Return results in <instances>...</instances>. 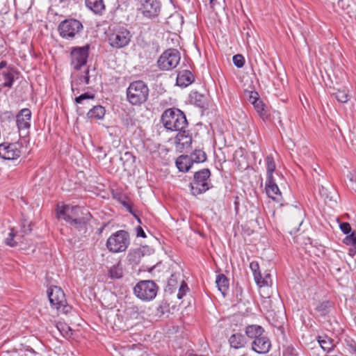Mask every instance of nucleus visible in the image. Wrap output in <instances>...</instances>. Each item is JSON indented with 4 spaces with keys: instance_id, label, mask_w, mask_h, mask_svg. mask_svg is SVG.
Segmentation results:
<instances>
[{
    "instance_id": "nucleus-1",
    "label": "nucleus",
    "mask_w": 356,
    "mask_h": 356,
    "mask_svg": "<svg viewBox=\"0 0 356 356\" xmlns=\"http://www.w3.org/2000/svg\"><path fill=\"white\" fill-rule=\"evenodd\" d=\"M161 120L163 127L170 131L181 130L188 127V121L184 113L176 108L166 109L162 113Z\"/></svg>"
},
{
    "instance_id": "nucleus-2",
    "label": "nucleus",
    "mask_w": 356,
    "mask_h": 356,
    "mask_svg": "<svg viewBox=\"0 0 356 356\" xmlns=\"http://www.w3.org/2000/svg\"><path fill=\"white\" fill-rule=\"evenodd\" d=\"M149 92V88L145 82L135 81L127 89V99L131 105H141L147 100Z\"/></svg>"
},
{
    "instance_id": "nucleus-3",
    "label": "nucleus",
    "mask_w": 356,
    "mask_h": 356,
    "mask_svg": "<svg viewBox=\"0 0 356 356\" xmlns=\"http://www.w3.org/2000/svg\"><path fill=\"white\" fill-rule=\"evenodd\" d=\"M211 171L208 168H204L195 172L193 180L190 183L191 193L197 196L205 193L211 188L209 177Z\"/></svg>"
},
{
    "instance_id": "nucleus-4",
    "label": "nucleus",
    "mask_w": 356,
    "mask_h": 356,
    "mask_svg": "<svg viewBox=\"0 0 356 356\" xmlns=\"http://www.w3.org/2000/svg\"><path fill=\"white\" fill-rule=\"evenodd\" d=\"M130 244L129 233L119 230L110 236L106 241L108 250L113 253L124 252Z\"/></svg>"
},
{
    "instance_id": "nucleus-5",
    "label": "nucleus",
    "mask_w": 356,
    "mask_h": 356,
    "mask_svg": "<svg viewBox=\"0 0 356 356\" xmlns=\"http://www.w3.org/2000/svg\"><path fill=\"white\" fill-rule=\"evenodd\" d=\"M111 31L108 41L112 47L120 49L129 44L131 34L127 28L122 26H116L111 29Z\"/></svg>"
},
{
    "instance_id": "nucleus-6",
    "label": "nucleus",
    "mask_w": 356,
    "mask_h": 356,
    "mask_svg": "<svg viewBox=\"0 0 356 356\" xmlns=\"http://www.w3.org/2000/svg\"><path fill=\"white\" fill-rule=\"evenodd\" d=\"M82 23L76 19H67L62 21L58 27L60 35L66 40H72L83 31Z\"/></svg>"
},
{
    "instance_id": "nucleus-7",
    "label": "nucleus",
    "mask_w": 356,
    "mask_h": 356,
    "mask_svg": "<svg viewBox=\"0 0 356 356\" xmlns=\"http://www.w3.org/2000/svg\"><path fill=\"white\" fill-rule=\"evenodd\" d=\"M47 294L50 304L58 311L63 314H67L71 310L61 288L56 286H51L47 291Z\"/></svg>"
},
{
    "instance_id": "nucleus-8",
    "label": "nucleus",
    "mask_w": 356,
    "mask_h": 356,
    "mask_svg": "<svg viewBox=\"0 0 356 356\" xmlns=\"http://www.w3.org/2000/svg\"><path fill=\"white\" fill-rule=\"evenodd\" d=\"M159 287L152 280H142L134 288V294L140 300L149 301L153 300L158 292Z\"/></svg>"
},
{
    "instance_id": "nucleus-9",
    "label": "nucleus",
    "mask_w": 356,
    "mask_h": 356,
    "mask_svg": "<svg viewBox=\"0 0 356 356\" xmlns=\"http://www.w3.org/2000/svg\"><path fill=\"white\" fill-rule=\"evenodd\" d=\"M90 45L86 44L83 47H73L70 51V64L76 70H80L87 63Z\"/></svg>"
},
{
    "instance_id": "nucleus-10",
    "label": "nucleus",
    "mask_w": 356,
    "mask_h": 356,
    "mask_svg": "<svg viewBox=\"0 0 356 356\" xmlns=\"http://www.w3.org/2000/svg\"><path fill=\"white\" fill-rule=\"evenodd\" d=\"M179 61V52L175 49H169L160 56L157 65L161 70H170L175 68Z\"/></svg>"
},
{
    "instance_id": "nucleus-11",
    "label": "nucleus",
    "mask_w": 356,
    "mask_h": 356,
    "mask_svg": "<svg viewBox=\"0 0 356 356\" xmlns=\"http://www.w3.org/2000/svg\"><path fill=\"white\" fill-rule=\"evenodd\" d=\"M140 7L138 10L144 17L154 18L161 11V3L159 0H139Z\"/></svg>"
},
{
    "instance_id": "nucleus-12",
    "label": "nucleus",
    "mask_w": 356,
    "mask_h": 356,
    "mask_svg": "<svg viewBox=\"0 0 356 356\" xmlns=\"http://www.w3.org/2000/svg\"><path fill=\"white\" fill-rule=\"evenodd\" d=\"M21 150L16 143L0 144V157L6 160H13L19 158Z\"/></svg>"
},
{
    "instance_id": "nucleus-13",
    "label": "nucleus",
    "mask_w": 356,
    "mask_h": 356,
    "mask_svg": "<svg viewBox=\"0 0 356 356\" xmlns=\"http://www.w3.org/2000/svg\"><path fill=\"white\" fill-rule=\"evenodd\" d=\"M79 213H83L81 207L78 206L65 205L61 208L58 207L57 216L58 218H63L70 222L72 218L79 216Z\"/></svg>"
},
{
    "instance_id": "nucleus-14",
    "label": "nucleus",
    "mask_w": 356,
    "mask_h": 356,
    "mask_svg": "<svg viewBox=\"0 0 356 356\" xmlns=\"http://www.w3.org/2000/svg\"><path fill=\"white\" fill-rule=\"evenodd\" d=\"M265 190L268 197L276 202H280L282 199V193L274 177L266 178Z\"/></svg>"
},
{
    "instance_id": "nucleus-15",
    "label": "nucleus",
    "mask_w": 356,
    "mask_h": 356,
    "mask_svg": "<svg viewBox=\"0 0 356 356\" xmlns=\"http://www.w3.org/2000/svg\"><path fill=\"white\" fill-rule=\"evenodd\" d=\"M271 346L270 341L267 337L263 334L255 339L252 343V349L259 354L267 353Z\"/></svg>"
},
{
    "instance_id": "nucleus-16",
    "label": "nucleus",
    "mask_w": 356,
    "mask_h": 356,
    "mask_svg": "<svg viewBox=\"0 0 356 356\" xmlns=\"http://www.w3.org/2000/svg\"><path fill=\"white\" fill-rule=\"evenodd\" d=\"M31 112L29 108L22 109L16 116V123L19 130L29 129L31 126Z\"/></svg>"
},
{
    "instance_id": "nucleus-17",
    "label": "nucleus",
    "mask_w": 356,
    "mask_h": 356,
    "mask_svg": "<svg viewBox=\"0 0 356 356\" xmlns=\"http://www.w3.org/2000/svg\"><path fill=\"white\" fill-rule=\"evenodd\" d=\"M178 131L175 140L178 145H181V148L188 147L192 142V136L190 134V131L186 129L181 130H177Z\"/></svg>"
},
{
    "instance_id": "nucleus-18",
    "label": "nucleus",
    "mask_w": 356,
    "mask_h": 356,
    "mask_svg": "<svg viewBox=\"0 0 356 356\" xmlns=\"http://www.w3.org/2000/svg\"><path fill=\"white\" fill-rule=\"evenodd\" d=\"M149 252L150 250L146 247L133 249L128 253L127 259L130 263L138 264L141 257Z\"/></svg>"
},
{
    "instance_id": "nucleus-19",
    "label": "nucleus",
    "mask_w": 356,
    "mask_h": 356,
    "mask_svg": "<svg viewBox=\"0 0 356 356\" xmlns=\"http://www.w3.org/2000/svg\"><path fill=\"white\" fill-rule=\"evenodd\" d=\"M194 76L189 70H183L179 72L177 76V85L186 87L194 81Z\"/></svg>"
},
{
    "instance_id": "nucleus-20",
    "label": "nucleus",
    "mask_w": 356,
    "mask_h": 356,
    "mask_svg": "<svg viewBox=\"0 0 356 356\" xmlns=\"http://www.w3.org/2000/svg\"><path fill=\"white\" fill-rule=\"evenodd\" d=\"M190 101L192 104L200 108H206L207 106V97L197 91H192L190 94Z\"/></svg>"
},
{
    "instance_id": "nucleus-21",
    "label": "nucleus",
    "mask_w": 356,
    "mask_h": 356,
    "mask_svg": "<svg viewBox=\"0 0 356 356\" xmlns=\"http://www.w3.org/2000/svg\"><path fill=\"white\" fill-rule=\"evenodd\" d=\"M250 269L252 270L256 283L259 286H268V281L266 279H263L261 272L259 270V266L257 261H252L250 264Z\"/></svg>"
},
{
    "instance_id": "nucleus-22",
    "label": "nucleus",
    "mask_w": 356,
    "mask_h": 356,
    "mask_svg": "<svg viewBox=\"0 0 356 356\" xmlns=\"http://www.w3.org/2000/svg\"><path fill=\"white\" fill-rule=\"evenodd\" d=\"M246 339L245 336L241 333H235L229 338L230 346L235 349L243 348L246 344Z\"/></svg>"
},
{
    "instance_id": "nucleus-23",
    "label": "nucleus",
    "mask_w": 356,
    "mask_h": 356,
    "mask_svg": "<svg viewBox=\"0 0 356 356\" xmlns=\"http://www.w3.org/2000/svg\"><path fill=\"white\" fill-rule=\"evenodd\" d=\"M86 7L94 13L102 15L105 10V5L103 0H86Z\"/></svg>"
},
{
    "instance_id": "nucleus-24",
    "label": "nucleus",
    "mask_w": 356,
    "mask_h": 356,
    "mask_svg": "<svg viewBox=\"0 0 356 356\" xmlns=\"http://www.w3.org/2000/svg\"><path fill=\"white\" fill-rule=\"evenodd\" d=\"M176 165L179 171L188 172L192 167L193 163L187 155H181L176 160Z\"/></svg>"
},
{
    "instance_id": "nucleus-25",
    "label": "nucleus",
    "mask_w": 356,
    "mask_h": 356,
    "mask_svg": "<svg viewBox=\"0 0 356 356\" xmlns=\"http://www.w3.org/2000/svg\"><path fill=\"white\" fill-rule=\"evenodd\" d=\"M15 71L13 69L7 70L2 72L3 82L0 85V90L1 88H12L15 79Z\"/></svg>"
},
{
    "instance_id": "nucleus-26",
    "label": "nucleus",
    "mask_w": 356,
    "mask_h": 356,
    "mask_svg": "<svg viewBox=\"0 0 356 356\" xmlns=\"http://www.w3.org/2000/svg\"><path fill=\"white\" fill-rule=\"evenodd\" d=\"M318 342L321 348L327 353L332 351L335 347L334 341L327 336H318Z\"/></svg>"
},
{
    "instance_id": "nucleus-27",
    "label": "nucleus",
    "mask_w": 356,
    "mask_h": 356,
    "mask_svg": "<svg viewBox=\"0 0 356 356\" xmlns=\"http://www.w3.org/2000/svg\"><path fill=\"white\" fill-rule=\"evenodd\" d=\"M264 332V328L257 325H250L245 328L246 335L250 339H254V340L261 337Z\"/></svg>"
},
{
    "instance_id": "nucleus-28",
    "label": "nucleus",
    "mask_w": 356,
    "mask_h": 356,
    "mask_svg": "<svg viewBox=\"0 0 356 356\" xmlns=\"http://www.w3.org/2000/svg\"><path fill=\"white\" fill-rule=\"evenodd\" d=\"M216 283L218 290L225 296L229 289V280L227 277L224 274L217 275Z\"/></svg>"
},
{
    "instance_id": "nucleus-29",
    "label": "nucleus",
    "mask_w": 356,
    "mask_h": 356,
    "mask_svg": "<svg viewBox=\"0 0 356 356\" xmlns=\"http://www.w3.org/2000/svg\"><path fill=\"white\" fill-rule=\"evenodd\" d=\"M19 242H22V238L19 234L12 228L8 236L6 238L5 243L10 247H15Z\"/></svg>"
},
{
    "instance_id": "nucleus-30",
    "label": "nucleus",
    "mask_w": 356,
    "mask_h": 356,
    "mask_svg": "<svg viewBox=\"0 0 356 356\" xmlns=\"http://www.w3.org/2000/svg\"><path fill=\"white\" fill-rule=\"evenodd\" d=\"M106 110L104 107L98 105L93 106L87 113L88 118L102 119L105 115Z\"/></svg>"
},
{
    "instance_id": "nucleus-31",
    "label": "nucleus",
    "mask_w": 356,
    "mask_h": 356,
    "mask_svg": "<svg viewBox=\"0 0 356 356\" xmlns=\"http://www.w3.org/2000/svg\"><path fill=\"white\" fill-rule=\"evenodd\" d=\"M332 307V302L327 300L319 302L315 307L316 312L319 316H324L328 314L330 307Z\"/></svg>"
},
{
    "instance_id": "nucleus-32",
    "label": "nucleus",
    "mask_w": 356,
    "mask_h": 356,
    "mask_svg": "<svg viewBox=\"0 0 356 356\" xmlns=\"http://www.w3.org/2000/svg\"><path fill=\"white\" fill-rule=\"evenodd\" d=\"M108 276L111 279H120L123 276V268L120 262L113 266L108 270Z\"/></svg>"
},
{
    "instance_id": "nucleus-33",
    "label": "nucleus",
    "mask_w": 356,
    "mask_h": 356,
    "mask_svg": "<svg viewBox=\"0 0 356 356\" xmlns=\"http://www.w3.org/2000/svg\"><path fill=\"white\" fill-rule=\"evenodd\" d=\"M188 156L193 164V163H202L207 159V155L205 152L201 149L194 150L193 153Z\"/></svg>"
},
{
    "instance_id": "nucleus-34",
    "label": "nucleus",
    "mask_w": 356,
    "mask_h": 356,
    "mask_svg": "<svg viewBox=\"0 0 356 356\" xmlns=\"http://www.w3.org/2000/svg\"><path fill=\"white\" fill-rule=\"evenodd\" d=\"M90 218V214L89 212H87V215L85 217H76L72 218L69 223L74 225L77 229H81L85 227L86 222L89 220Z\"/></svg>"
},
{
    "instance_id": "nucleus-35",
    "label": "nucleus",
    "mask_w": 356,
    "mask_h": 356,
    "mask_svg": "<svg viewBox=\"0 0 356 356\" xmlns=\"http://www.w3.org/2000/svg\"><path fill=\"white\" fill-rule=\"evenodd\" d=\"M266 178L273 177V172L275 170V163L272 155H268L266 158Z\"/></svg>"
},
{
    "instance_id": "nucleus-36",
    "label": "nucleus",
    "mask_w": 356,
    "mask_h": 356,
    "mask_svg": "<svg viewBox=\"0 0 356 356\" xmlns=\"http://www.w3.org/2000/svg\"><path fill=\"white\" fill-rule=\"evenodd\" d=\"M254 107L257 112V113L259 115V116L265 119L267 118V111L266 110V106L263 103V102L259 99L254 104Z\"/></svg>"
},
{
    "instance_id": "nucleus-37",
    "label": "nucleus",
    "mask_w": 356,
    "mask_h": 356,
    "mask_svg": "<svg viewBox=\"0 0 356 356\" xmlns=\"http://www.w3.org/2000/svg\"><path fill=\"white\" fill-rule=\"evenodd\" d=\"M336 99L340 103H346L349 100V95L346 90H337V91L332 94Z\"/></svg>"
},
{
    "instance_id": "nucleus-38",
    "label": "nucleus",
    "mask_w": 356,
    "mask_h": 356,
    "mask_svg": "<svg viewBox=\"0 0 356 356\" xmlns=\"http://www.w3.org/2000/svg\"><path fill=\"white\" fill-rule=\"evenodd\" d=\"M56 326L63 337H68L72 334V330L70 327L65 323L58 322Z\"/></svg>"
},
{
    "instance_id": "nucleus-39",
    "label": "nucleus",
    "mask_w": 356,
    "mask_h": 356,
    "mask_svg": "<svg viewBox=\"0 0 356 356\" xmlns=\"http://www.w3.org/2000/svg\"><path fill=\"white\" fill-rule=\"evenodd\" d=\"M343 243L348 245L354 247V252H356V231L351 232L347 235L343 239Z\"/></svg>"
},
{
    "instance_id": "nucleus-40",
    "label": "nucleus",
    "mask_w": 356,
    "mask_h": 356,
    "mask_svg": "<svg viewBox=\"0 0 356 356\" xmlns=\"http://www.w3.org/2000/svg\"><path fill=\"white\" fill-rule=\"evenodd\" d=\"M232 60L234 65L238 68H241L244 65L245 59L241 54H236L234 56Z\"/></svg>"
},
{
    "instance_id": "nucleus-41",
    "label": "nucleus",
    "mask_w": 356,
    "mask_h": 356,
    "mask_svg": "<svg viewBox=\"0 0 356 356\" xmlns=\"http://www.w3.org/2000/svg\"><path fill=\"white\" fill-rule=\"evenodd\" d=\"M31 230L32 227L31 223L28 225L23 223L21 229L18 233L19 234L20 237L22 238L25 235L31 233Z\"/></svg>"
},
{
    "instance_id": "nucleus-42",
    "label": "nucleus",
    "mask_w": 356,
    "mask_h": 356,
    "mask_svg": "<svg viewBox=\"0 0 356 356\" xmlns=\"http://www.w3.org/2000/svg\"><path fill=\"white\" fill-rule=\"evenodd\" d=\"M79 84L84 83L86 85H88L90 83V76H89V70L87 69L84 72L83 75H81L79 77Z\"/></svg>"
},
{
    "instance_id": "nucleus-43",
    "label": "nucleus",
    "mask_w": 356,
    "mask_h": 356,
    "mask_svg": "<svg viewBox=\"0 0 356 356\" xmlns=\"http://www.w3.org/2000/svg\"><path fill=\"white\" fill-rule=\"evenodd\" d=\"M169 312V305L167 302H161L157 307V314L162 316Z\"/></svg>"
},
{
    "instance_id": "nucleus-44",
    "label": "nucleus",
    "mask_w": 356,
    "mask_h": 356,
    "mask_svg": "<svg viewBox=\"0 0 356 356\" xmlns=\"http://www.w3.org/2000/svg\"><path fill=\"white\" fill-rule=\"evenodd\" d=\"M95 98V95L92 94H90L88 92L83 93L79 97L75 98V102L77 104H81L83 100L92 99H93Z\"/></svg>"
},
{
    "instance_id": "nucleus-45",
    "label": "nucleus",
    "mask_w": 356,
    "mask_h": 356,
    "mask_svg": "<svg viewBox=\"0 0 356 356\" xmlns=\"http://www.w3.org/2000/svg\"><path fill=\"white\" fill-rule=\"evenodd\" d=\"M248 100L250 102V103H251L252 105H254V104L257 101L259 100L260 98H259V94L256 91H250V92H248Z\"/></svg>"
},
{
    "instance_id": "nucleus-46",
    "label": "nucleus",
    "mask_w": 356,
    "mask_h": 356,
    "mask_svg": "<svg viewBox=\"0 0 356 356\" xmlns=\"http://www.w3.org/2000/svg\"><path fill=\"white\" fill-rule=\"evenodd\" d=\"M340 229L345 234H348L351 232V227L348 222H341L339 225Z\"/></svg>"
},
{
    "instance_id": "nucleus-47",
    "label": "nucleus",
    "mask_w": 356,
    "mask_h": 356,
    "mask_svg": "<svg viewBox=\"0 0 356 356\" xmlns=\"http://www.w3.org/2000/svg\"><path fill=\"white\" fill-rule=\"evenodd\" d=\"M188 289L186 284L183 281L181 285L180 286L179 293L177 294V298L179 299H181L182 297L185 295V291Z\"/></svg>"
},
{
    "instance_id": "nucleus-48",
    "label": "nucleus",
    "mask_w": 356,
    "mask_h": 356,
    "mask_svg": "<svg viewBox=\"0 0 356 356\" xmlns=\"http://www.w3.org/2000/svg\"><path fill=\"white\" fill-rule=\"evenodd\" d=\"M136 235L138 237H142V238L146 237V234H145L143 229L140 226L136 227Z\"/></svg>"
},
{
    "instance_id": "nucleus-49",
    "label": "nucleus",
    "mask_w": 356,
    "mask_h": 356,
    "mask_svg": "<svg viewBox=\"0 0 356 356\" xmlns=\"http://www.w3.org/2000/svg\"><path fill=\"white\" fill-rule=\"evenodd\" d=\"M123 124L128 127L129 125L133 126L134 124V122L132 118H127L123 120Z\"/></svg>"
},
{
    "instance_id": "nucleus-50",
    "label": "nucleus",
    "mask_w": 356,
    "mask_h": 356,
    "mask_svg": "<svg viewBox=\"0 0 356 356\" xmlns=\"http://www.w3.org/2000/svg\"><path fill=\"white\" fill-rule=\"evenodd\" d=\"M263 279H266L268 281V284H269V280L270 279V275L269 273H266L264 277H262Z\"/></svg>"
},
{
    "instance_id": "nucleus-51",
    "label": "nucleus",
    "mask_w": 356,
    "mask_h": 356,
    "mask_svg": "<svg viewBox=\"0 0 356 356\" xmlns=\"http://www.w3.org/2000/svg\"><path fill=\"white\" fill-rule=\"evenodd\" d=\"M350 347L351 348L352 352L356 355V346L350 344Z\"/></svg>"
},
{
    "instance_id": "nucleus-52",
    "label": "nucleus",
    "mask_w": 356,
    "mask_h": 356,
    "mask_svg": "<svg viewBox=\"0 0 356 356\" xmlns=\"http://www.w3.org/2000/svg\"><path fill=\"white\" fill-rule=\"evenodd\" d=\"M356 252H354V247L352 246V248L349 249V254L351 256H354Z\"/></svg>"
},
{
    "instance_id": "nucleus-53",
    "label": "nucleus",
    "mask_w": 356,
    "mask_h": 356,
    "mask_svg": "<svg viewBox=\"0 0 356 356\" xmlns=\"http://www.w3.org/2000/svg\"><path fill=\"white\" fill-rule=\"evenodd\" d=\"M174 275H172L170 279L168 280V284L169 285H173V283L175 282V280L173 279Z\"/></svg>"
},
{
    "instance_id": "nucleus-54",
    "label": "nucleus",
    "mask_w": 356,
    "mask_h": 356,
    "mask_svg": "<svg viewBox=\"0 0 356 356\" xmlns=\"http://www.w3.org/2000/svg\"><path fill=\"white\" fill-rule=\"evenodd\" d=\"M6 65H7V63L6 61H1L0 63V70L3 67H6Z\"/></svg>"
},
{
    "instance_id": "nucleus-55",
    "label": "nucleus",
    "mask_w": 356,
    "mask_h": 356,
    "mask_svg": "<svg viewBox=\"0 0 356 356\" xmlns=\"http://www.w3.org/2000/svg\"><path fill=\"white\" fill-rule=\"evenodd\" d=\"M72 89L74 91V83H72Z\"/></svg>"
},
{
    "instance_id": "nucleus-56",
    "label": "nucleus",
    "mask_w": 356,
    "mask_h": 356,
    "mask_svg": "<svg viewBox=\"0 0 356 356\" xmlns=\"http://www.w3.org/2000/svg\"><path fill=\"white\" fill-rule=\"evenodd\" d=\"M213 0H210V3H211L213 2Z\"/></svg>"
}]
</instances>
